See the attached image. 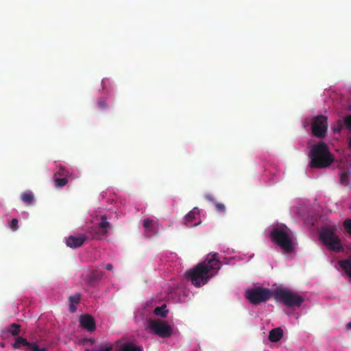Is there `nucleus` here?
<instances>
[{"label": "nucleus", "mask_w": 351, "mask_h": 351, "mask_svg": "<svg viewBox=\"0 0 351 351\" xmlns=\"http://www.w3.org/2000/svg\"><path fill=\"white\" fill-rule=\"evenodd\" d=\"M113 351H142V349L132 342L118 341L113 346Z\"/></svg>", "instance_id": "obj_14"}, {"label": "nucleus", "mask_w": 351, "mask_h": 351, "mask_svg": "<svg viewBox=\"0 0 351 351\" xmlns=\"http://www.w3.org/2000/svg\"><path fill=\"white\" fill-rule=\"evenodd\" d=\"M347 326H348V328H350V329H351V322H349V323L347 324Z\"/></svg>", "instance_id": "obj_36"}, {"label": "nucleus", "mask_w": 351, "mask_h": 351, "mask_svg": "<svg viewBox=\"0 0 351 351\" xmlns=\"http://www.w3.org/2000/svg\"><path fill=\"white\" fill-rule=\"evenodd\" d=\"M215 209L219 213H225L226 212V206L222 203L215 202Z\"/></svg>", "instance_id": "obj_28"}, {"label": "nucleus", "mask_w": 351, "mask_h": 351, "mask_svg": "<svg viewBox=\"0 0 351 351\" xmlns=\"http://www.w3.org/2000/svg\"><path fill=\"white\" fill-rule=\"evenodd\" d=\"M13 347L15 349L23 348L25 351H47L45 347H39L36 342H28L27 340L22 337L16 338Z\"/></svg>", "instance_id": "obj_10"}, {"label": "nucleus", "mask_w": 351, "mask_h": 351, "mask_svg": "<svg viewBox=\"0 0 351 351\" xmlns=\"http://www.w3.org/2000/svg\"><path fill=\"white\" fill-rule=\"evenodd\" d=\"M311 158L309 166L311 168L323 169L329 167L334 161V157L328 146L320 141L315 144L308 153Z\"/></svg>", "instance_id": "obj_2"}, {"label": "nucleus", "mask_w": 351, "mask_h": 351, "mask_svg": "<svg viewBox=\"0 0 351 351\" xmlns=\"http://www.w3.org/2000/svg\"><path fill=\"white\" fill-rule=\"evenodd\" d=\"M343 226L344 228L346 229V230L347 231V232L349 234H351V219H346L343 223Z\"/></svg>", "instance_id": "obj_26"}, {"label": "nucleus", "mask_w": 351, "mask_h": 351, "mask_svg": "<svg viewBox=\"0 0 351 351\" xmlns=\"http://www.w3.org/2000/svg\"><path fill=\"white\" fill-rule=\"evenodd\" d=\"M97 105H98L99 108L101 110H104L108 106L106 100L104 99H101V98L98 99Z\"/></svg>", "instance_id": "obj_29"}, {"label": "nucleus", "mask_w": 351, "mask_h": 351, "mask_svg": "<svg viewBox=\"0 0 351 351\" xmlns=\"http://www.w3.org/2000/svg\"><path fill=\"white\" fill-rule=\"evenodd\" d=\"M350 175V171L349 170H346L342 171L340 173V182L343 185H348L349 184V177Z\"/></svg>", "instance_id": "obj_20"}, {"label": "nucleus", "mask_w": 351, "mask_h": 351, "mask_svg": "<svg viewBox=\"0 0 351 351\" xmlns=\"http://www.w3.org/2000/svg\"><path fill=\"white\" fill-rule=\"evenodd\" d=\"M343 129V123L341 121H339L338 123H337V128H334V132L335 133H340L341 131Z\"/></svg>", "instance_id": "obj_32"}, {"label": "nucleus", "mask_w": 351, "mask_h": 351, "mask_svg": "<svg viewBox=\"0 0 351 351\" xmlns=\"http://www.w3.org/2000/svg\"><path fill=\"white\" fill-rule=\"evenodd\" d=\"M335 227H325L319 233V239L330 250L339 252L343 250L341 240L335 234Z\"/></svg>", "instance_id": "obj_5"}, {"label": "nucleus", "mask_w": 351, "mask_h": 351, "mask_svg": "<svg viewBox=\"0 0 351 351\" xmlns=\"http://www.w3.org/2000/svg\"><path fill=\"white\" fill-rule=\"evenodd\" d=\"M282 329L280 328H276L269 331L268 339L271 342H277L282 339Z\"/></svg>", "instance_id": "obj_15"}, {"label": "nucleus", "mask_w": 351, "mask_h": 351, "mask_svg": "<svg viewBox=\"0 0 351 351\" xmlns=\"http://www.w3.org/2000/svg\"><path fill=\"white\" fill-rule=\"evenodd\" d=\"M111 228L112 225L108 221L106 215H103L100 217L98 227H90L88 229L87 233L91 236L92 239L101 240L108 233Z\"/></svg>", "instance_id": "obj_7"}, {"label": "nucleus", "mask_w": 351, "mask_h": 351, "mask_svg": "<svg viewBox=\"0 0 351 351\" xmlns=\"http://www.w3.org/2000/svg\"><path fill=\"white\" fill-rule=\"evenodd\" d=\"M166 305L163 304L162 306L155 308L154 313L156 315L160 316L162 317H165L167 313V311L165 310Z\"/></svg>", "instance_id": "obj_24"}, {"label": "nucleus", "mask_w": 351, "mask_h": 351, "mask_svg": "<svg viewBox=\"0 0 351 351\" xmlns=\"http://www.w3.org/2000/svg\"><path fill=\"white\" fill-rule=\"evenodd\" d=\"M339 265L351 278V260H343L339 262Z\"/></svg>", "instance_id": "obj_18"}, {"label": "nucleus", "mask_w": 351, "mask_h": 351, "mask_svg": "<svg viewBox=\"0 0 351 351\" xmlns=\"http://www.w3.org/2000/svg\"><path fill=\"white\" fill-rule=\"evenodd\" d=\"M86 239L85 234L71 235L66 238V244L71 248H77L81 247Z\"/></svg>", "instance_id": "obj_13"}, {"label": "nucleus", "mask_w": 351, "mask_h": 351, "mask_svg": "<svg viewBox=\"0 0 351 351\" xmlns=\"http://www.w3.org/2000/svg\"><path fill=\"white\" fill-rule=\"evenodd\" d=\"M85 351H91L86 349ZM93 351H113L112 344L110 343H105L99 346L97 349H94Z\"/></svg>", "instance_id": "obj_22"}, {"label": "nucleus", "mask_w": 351, "mask_h": 351, "mask_svg": "<svg viewBox=\"0 0 351 351\" xmlns=\"http://www.w3.org/2000/svg\"><path fill=\"white\" fill-rule=\"evenodd\" d=\"M274 291L269 289L256 287L246 291V298L253 304H258L273 297Z\"/></svg>", "instance_id": "obj_6"}, {"label": "nucleus", "mask_w": 351, "mask_h": 351, "mask_svg": "<svg viewBox=\"0 0 351 351\" xmlns=\"http://www.w3.org/2000/svg\"><path fill=\"white\" fill-rule=\"evenodd\" d=\"M220 266L221 261L219 259V254H210L205 261L187 270L185 277L195 287H199L206 285L218 272Z\"/></svg>", "instance_id": "obj_1"}, {"label": "nucleus", "mask_w": 351, "mask_h": 351, "mask_svg": "<svg viewBox=\"0 0 351 351\" xmlns=\"http://www.w3.org/2000/svg\"><path fill=\"white\" fill-rule=\"evenodd\" d=\"M101 276H102V273L95 270L91 273V274L90 276V278L93 280H97L100 279L101 278Z\"/></svg>", "instance_id": "obj_27"}, {"label": "nucleus", "mask_w": 351, "mask_h": 351, "mask_svg": "<svg viewBox=\"0 0 351 351\" xmlns=\"http://www.w3.org/2000/svg\"><path fill=\"white\" fill-rule=\"evenodd\" d=\"M204 197H205V199H206L207 200H208L210 202H215V198L210 194L205 195Z\"/></svg>", "instance_id": "obj_33"}, {"label": "nucleus", "mask_w": 351, "mask_h": 351, "mask_svg": "<svg viewBox=\"0 0 351 351\" xmlns=\"http://www.w3.org/2000/svg\"><path fill=\"white\" fill-rule=\"evenodd\" d=\"M7 331L11 333L13 336H16L21 331V326L17 324H12L7 328Z\"/></svg>", "instance_id": "obj_19"}, {"label": "nucleus", "mask_w": 351, "mask_h": 351, "mask_svg": "<svg viewBox=\"0 0 351 351\" xmlns=\"http://www.w3.org/2000/svg\"><path fill=\"white\" fill-rule=\"evenodd\" d=\"M201 222L199 218V210L195 207L184 217V224L188 228H193L199 225Z\"/></svg>", "instance_id": "obj_11"}, {"label": "nucleus", "mask_w": 351, "mask_h": 351, "mask_svg": "<svg viewBox=\"0 0 351 351\" xmlns=\"http://www.w3.org/2000/svg\"><path fill=\"white\" fill-rule=\"evenodd\" d=\"M344 124L349 130H351V114L345 117Z\"/></svg>", "instance_id": "obj_31"}, {"label": "nucleus", "mask_w": 351, "mask_h": 351, "mask_svg": "<svg viewBox=\"0 0 351 351\" xmlns=\"http://www.w3.org/2000/svg\"><path fill=\"white\" fill-rule=\"evenodd\" d=\"M328 129L327 117L318 115L313 118L311 123V130L313 136L322 138L325 137Z\"/></svg>", "instance_id": "obj_8"}, {"label": "nucleus", "mask_w": 351, "mask_h": 351, "mask_svg": "<svg viewBox=\"0 0 351 351\" xmlns=\"http://www.w3.org/2000/svg\"><path fill=\"white\" fill-rule=\"evenodd\" d=\"M79 321L82 328L90 332L95 330L96 324L92 315L89 314L82 315L80 317Z\"/></svg>", "instance_id": "obj_12"}, {"label": "nucleus", "mask_w": 351, "mask_h": 351, "mask_svg": "<svg viewBox=\"0 0 351 351\" xmlns=\"http://www.w3.org/2000/svg\"><path fill=\"white\" fill-rule=\"evenodd\" d=\"M81 300V294L79 293H77L74 294L73 295H70L69 297V300L70 302L69 304V311L71 313H75L77 310V307L75 306V304H77L80 303Z\"/></svg>", "instance_id": "obj_16"}, {"label": "nucleus", "mask_w": 351, "mask_h": 351, "mask_svg": "<svg viewBox=\"0 0 351 351\" xmlns=\"http://www.w3.org/2000/svg\"><path fill=\"white\" fill-rule=\"evenodd\" d=\"M105 268L107 270L111 271L113 269V265L111 263H108L105 265Z\"/></svg>", "instance_id": "obj_34"}, {"label": "nucleus", "mask_w": 351, "mask_h": 351, "mask_svg": "<svg viewBox=\"0 0 351 351\" xmlns=\"http://www.w3.org/2000/svg\"><path fill=\"white\" fill-rule=\"evenodd\" d=\"M54 182L56 187H62L68 183V178L54 176Z\"/></svg>", "instance_id": "obj_23"}, {"label": "nucleus", "mask_w": 351, "mask_h": 351, "mask_svg": "<svg viewBox=\"0 0 351 351\" xmlns=\"http://www.w3.org/2000/svg\"><path fill=\"white\" fill-rule=\"evenodd\" d=\"M149 327L152 332L162 338L169 337L172 332L171 326L165 321L159 319L150 320L149 322Z\"/></svg>", "instance_id": "obj_9"}, {"label": "nucleus", "mask_w": 351, "mask_h": 351, "mask_svg": "<svg viewBox=\"0 0 351 351\" xmlns=\"http://www.w3.org/2000/svg\"><path fill=\"white\" fill-rule=\"evenodd\" d=\"M350 146L351 147V139H350Z\"/></svg>", "instance_id": "obj_37"}, {"label": "nucleus", "mask_w": 351, "mask_h": 351, "mask_svg": "<svg viewBox=\"0 0 351 351\" xmlns=\"http://www.w3.org/2000/svg\"><path fill=\"white\" fill-rule=\"evenodd\" d=\"M270 237L271 241L286 253H291L293 251V242L286 226L274 228L270 232Z\"/></svg>", "instance_id": "obj_3"}, {"label": "nucleus", "mask_w": 351, "mask_h": 351, "mask_svg": "<svg viewBox=\"0 0 351 351\" xmlns=\"http://www.w3.org/2000/svg\"><path fill=\"white\" fill-rule=\"evenodd\" d=\"M101 84H102V86H103V88H104L105 80H103L101 81Z\"/></svg>", "instance_id": "obj_35"}, {"label": "nucleus", "mask_w": 351, "mask_h": 351, "mask_svg": "<svg viewBox=\"0 0 351 351\" xmlns=\"http://www.w3.org/2000/svg\"><path fill=\"white\" fill-rule=\"evenodd\" d=\"M273 298L276 302L291 308L300 307L304 301L302 295L284 288L276 289L274 291Z\"/></svg>", "instance_id": "obj_4"}, {"label": "nucleus", "mask_w": 351, "mask_h": 351, "mask_svg": "<svg viewBox=\"0 0 351 351\" xmlns=\"http://www.w3.org/2000/svg\"><path fill=\"white\" fill-rule=\"evenodd\" d=\"M154 221L150 218L145 219L143 226L145 229L149 228L152 226Z\"/></svg>", "instance_id": "obj_30"}, {"label": "nucleus", "mask_w": 351, "mask_h": 351, "mask_svg": "<svg viewBox=\"0 0 351 351\" xmlns=\"http://www.w3.org/2000/svg\"><path fill=\"white\" fill-rule=\"evenodd\" d=\"M18 223H19V221L16 218H14L12 219L10 223H9V227L12 230V231H16L18 230L19 228V226H18Z\"/></svg>", "instance_id": "obj_25"}, {"label": "nucleus", "mask_w": 351, "mask_h": 351, "mask_svg": "<svg viewBox=\"0 0 351 351\" xmlns=\"http://www.w3.org/2000/svg\"><path fill=\"white\" fill-rule=\"evenodd\" d=\"M21 200L27 205H31L34 201V196L32 192L25 191L21 195Z\"/></svg>", "instance_id": "obj_17"}, {"label": "nucleus", "mask_w": 351, "mask_h": 351, "mask_svg": "<svg viewBox=\"0 0 351 351\" xmlns=\"http://www.w3.org/2000/svg\"><path fill=\"white\" fill-rule=\"evenodd\" d=\"M69 174V171L64 167H63L62 166H60V167H57V169L54 173V176H56V177L60 176L61 178H67Z\"/></svg>", "instance_id": "obj_21"}]
</instances>
